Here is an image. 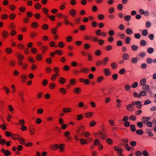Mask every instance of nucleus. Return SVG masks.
<instances>
[{"mask_svg": "<svg viewBox=\"0 0 156 156\" xmlns=\"http://www.w3.org/2000/svg\"><path fill=\"white\" fill-rule=\"evenodd\" d=\"M27 75L26 74L24 73L22 74L20 76L21 82L22 83H25L26 80L27 79Z\"/></svg>", "mask_w": 156, "mask_h": 156, "instance_id": "obj_1", "label": "nucleus"}, {"mask_svg": "<svg viewBox=\"0 0 156 156\" xmlns=\"http://www.w3.org/2000/svg\"><path fill=\"white\" fill-rule=\"evenodd\" d=\"M65 147V145L64 144H61L59 145L58 144V149L60 152L62 153L64 151Z\"/></svg>", "mask_w": 156, "mask_h": 156, "instance_id": "obj_2", "label": "nucleus"}, {"mask_svg": "<svg viewBox=\"0 0 156 156\" xmlns=\"http://www.w3.org/2000/svg\"><path fill=\"white\" fill-rule=\"evenodd\" d=\"M122 57L124 60H128L129 59V55L126 53H124L122 55Z\"/></svg>", "mask_w": 156, "mask_h": 156, "instance_id": "obj_3", "label": "nucleus"}, {"mask_svg": "<svg viewBox=\"0 0 156 156\" xmlns=\"http://www.w3.org/2000/svg\"><path fill=\"white\" fill-rule=\"evenodd\" d=\"M133 105H136L137 108L138 109L141 108L142 106L141 102L139 101H137L136 102H133Z\"/></svg>", "mask_w": 156, "mask_h": 156, "instance_id": "obj_4", "label": "nucleus"}, {"mask_svg": "<svg viewBox=\"0 0 156 156\" xmlns=\"http://www.w3.org/2000/svg\"><path fill=\"white\" fill-rule=\"evenodd\" d=\"M134 105H133V102L131 104L127 105L126 106V108L127 110L129 112L132 111L133 109V106Z\"/></svg>", "mask_w": 156, "mask_h": 156, "instance_id": "obj_5", "label": "nucleus"}, {"mask_svg": "<svg viewBox=\"0 0 156 156\" xmlns=\"http://www.w3.org/2000/svg\"><path fill=\"white\" fill-rule=\"evenodd\" d=\"M2 35L4 38H7L9 37V34L7 31L3 30L2 33Z\"/></svg>", "mask_w": 156, "mask_h": 156, "instance_id": "obj_6", "label": "nucleus"}, {"mask_svg": "<svg viewBox=\"0 0 156 156\" xmlns=\"http://www.w3.org/2000/svg\"><path fill=\"white\" fill-rule=\"evenodd\" d=\"M85 130V127L84 126H81L77 130V133L79 135L81 136L82 133H80V131L82 130L84 131Z\"/></svg>", "mask_w": 156, "mask_h": 156, "instance_id": "obj_7", "label": "nucleus"}, {"mask_svg": "<svg viewBox=\"0 0 156 156\" xmlns=\"http://www.w3.org/2000/svg\"><path fill=\"white\" fill-rule=\"evenodd\" d=\"M103 72L105 74L106 76L110 75L111 74V72L108 68H105L103 70Z\"/></svg>", "mask_w": 156, "mask_h": 156, "instance_id": "obj_8", "label": "nucleus"}, {"mask_svg": "<svg viewBox=\"0 0 156 156\" xmlns=\"http://www.w3.org/2000/svg\"><path fill=\"white\" fill-rule=\"evenodd\" d=\"M58 81L61 84H64L66 82V79L63 77H61L59 78Z\"/></svg>", "mask_w": 156, "mask_h": 156, "instance_id": "obj_9", "label": "nucleus"}, {"mask_svg": "<svg viewBox=\"0 0 156 156\" xmlns=\"http://www.w3.org/2000/svg\"><path fill=\"white\" fill-rule=\"evenodd\" d=\"M5 51L8 54H11L12 52V48L10 47L6 48L5 49Z\"/></svg>", "mask_w": 156, "mask_h": 156, "instance_id": "obj_10", "label": "nucleus"}, {"mask_svg": "<svg viewBox=\"0 0 156 156\" xmlns=\"http://www.w3.org/2000/svg\"><path fill=\"white\" fill-rule=\"evenodd\" d=\"M69 12L72 17H74L76 15V11L73 9H71L69 10Z\"/></svg>", "mask_w": 156, "mask_h": 156, "instance_id": "obj_11", "label": "nucleus"}, {"mask_svg": "<svg viewBox=\"0 0 156 156\" xmlns=\"http://www.w3.org/2000/svg\"><path fill=\"white\" fill-rule=\"evenodd\" d=\"M147 83L146 79L144 78L141 79L140 82V86H144L146 85Z\"/></svg>", "mask_w": 156, "mask_h": 156, "instance_id": "obj_12", "label": "nucleus"}, {"mask_svg": "<svg viewBox=\"0 0 156 156\" xmlns=\"http://www.w3.org/2000/svg\"><path fill=\"white\" fill-rule=\"evenodd\" d=\"M104 79V77L102 76H99L97 79V82L98 83H101L103 81Z\"/></svg>", "mask_w": 156, "mask_h": 156, "instance_id": "obj_13", "label": "nucleus"}, {"mask_svg": "<svg viewBox=\"0 0 156 156\" xmlns=\"http://www.w3.org/2000/svg\"><path fill=\"white\" fill-rule=\"evenodd\" d=\"M62 111L65 113L70 112L72 111L71 108L69 107H66L62 109Z\"/></svg>", "mask_w": 156, "mask_h": 156, "instance_id": "obj_14", "label": "nucleus"}, {"mask_svg": "<svg viewBox=\"0 0 156 156\" xmlns=\"http://www.w3.org/2000/svg\"><path fill=\"white\" fill-rule=\"evenodd\" d=\"M30 133L31 135H34L35 132V129L33 126H31L30 127Z\"/></svg>", "mask_w": 156, "mask_h": 156, "instance_id": "obj_15", "label": "nucleus"}, {"mask_svg": "<svg viewBox=\"0 0 156 156\" xmlns=\"http://www.w3.org/2000/svg\"><path fill=\"white\" fill-rule=\"evenodd\" d=\"M16 17V15L15 13L13 12L11 13L9 16V19L11 20H14L15 19Z\"/></svg>", "mask_w": 156, "mask_h": 156, "instance_id": "obj_16", "label": "nucleus"}, {"mask_svg": "<svg viewBox=\"0 0 156 156\" xmlns=\"http://www.w3.org/2000/svg\"><path fill=\"white\" fill-rule=\"evenodd\" d=\"M151 119V117H143L142 118V122L144 123H146L147 122H148V121Z\"/></svg>", "mask_w": 156, "mask_h": 156, "instance_id": "obj_17", "label": "nucleus"}, {"mask_svg": "<svg viewBox=\"0 0 156 156\" xmlns=\"http://www.w3.org/2000/svg\"><path fill=\"white\" fill-rule=\"evenodd\" d=\"M35 58L37 61H41L42 59V56L41 54H38L36 55Z\"/></svg>", "mask_w": 156, "mask_h": 156, "instance_id": "obj_18", "label": "nucleus"}, {"mask_svg": "<svg viewBox=\"0 0 156 156\" xmlns=\"http://www.w3.org/2000/svg\"><path fill=\"white\" fill-rule=\"evenodd\" d=\"M74 92L76 94H79L81 92V89L79 87H76L74 89Z\"/></svg>", "mask_w": 156, "mask_h": 156, "instance_id": "obj_19", "label": "nucleus"}, {"mask_svg": "<svg viewBox=\"0 0 156 156\" xmlns=\"http://www.w3.org/2000/svg\"><path fill=\"white\" fill-rule=\"evenodd\" d=\"M150 88L149 86L148 85H145L142 87V90L144 91H148Z\"/></svg>", "mask_w": 156, "mask_h": 156, "instance_id": "obj_20", "label": "nucleus"}, {"mask_svg": "<svg viewBox=\"0 0 156 156\" xmlns=\"http://www.w3.org/2000/svg\"><path fill=\"white\" fill-rule=\"evenodd\" d=\"M126 33L128 35L132 34H133V31L130 28H127L126 30Z\"/></svg>", "mask_w": 156, "mask_h": 156, "instance_id": "obj_21", "label": "nucleus"}, {"mask_svg": "<svg viewBox=\"0 0 156 156\" xmlns=\"http://www.w3.org/2000/svg\"><path fill=\"white\" fill-rule=\"evenodd\" d=\"M93 115V113L92 112H87L85 114V116L88 118H91Z\"/></svg>", "mask_w": 156, "mask_h": 156, "instance_id": "obj_22", "label": "nucleus"}, {"mask_svg": "<svg viewBox=\"0 0 156 156\" xmlns=\"http://www.w3.org/2000/svg\"><path fill=\"white\" fill-rule=\"evenodd\" d=\"M89 70L87 68L82 67L81 68L80 71L81 73H87L88 72Z\"/></svg>", "mask_w": 156, "mask_h": 156, "instance_id": "obj_23", "label": "nucleus"}, {"mask_svg": "<svg viewBox=\"0 0 156 156\" xmlns=\"http://www.w3.org/2000/svg\"><path fill=\"white\" fill-rule=\"evenodd\" d=\"M76 82V80L75 79H72L69 80V83L71 85H74Z\"/></svg>", "mask_w": 156, "mask_h": 156, "instance_id": "obj_24", "label": "nucleus"}, {"mask_svg": "<svg viewBox=\"0 0 156 156\" xmlns=\"http://www.w3.org/2000/svg\"><path fill=\"white\" fill-rule=\"evenodd\" d=\"M38 24L37 22H33L31 23V26L33 28H35L38 27Z\"/></svg>", "mask_w": 156, "mask_h": 156, "instance_id": "obj_25", "label": "nucleus"}, {"mask_svg": "<svg viewBox=\"0 0 156 156\" xmlns=\"http://www.w3.org/2000/svg\"><path fill=\"white\" fill-rule=\"evenodd\" d=\"M34 8L36 9H39L41 7V5L39 3H37L34 6Z\"/></svg>", "mask_w": 156, "mask_h": 156, "instance_id": "obj_26", "label": "nucleus"}, {"mask_svg": "<svg viewBox=\"0 0 156 156\" xmlns=\"http://www.w3.org/2000/svg\"><path fill=\"white\" fill-rule=\"evenodd\" d=\"M56 87L55 84L53 83H50L49 85V87L51 90H53Z\"/></svg>", "mask_w": 156, "mask_h": 156, "instance_id": "obj_27", "label": "nucleus"}, {"mask_svg": "<svg viewBox=\"0 0 156 156\" xmlns=\"http://www.w3.org/2000/svg\"><path fill=\"white\" fill-rule=\"evenodd\" d=\"M94 144L96 146H99L101 144L100 141L97 139H96L94 140Z\"/></svg>", "mask_w": 156, "mask_h": 156, "instance_id": "obj_28", "label": "nucleus"}, {"mask_svg": "<svg viewBox=\"0 0 156 156\" xmlns=\"http://www.w3.org/2000/svg\"><path fill=\"white\" fill-rule=\"evenodd\" d=\"M131 47L132 50L134 51H137L138 48V46L135 45H132Z\"/></svg>", "mask_w": 156, "mask_h": 156, "instance_id": "obj_29", "label": "nucleus"}, {"mask_svg": "<svg viewBox=\"0 0 156 156\" xmlns=\"http://www.w3.org/2000/svg\"><path fill=\"white\" fill-rule=\"evenodd\" d=\"M137 59L136 58H133L130 59L131 62L133 64H136L137 62Z\"/></svg>", "mask_w": 156, "mask_h": 156, "instance_id": "obj_30", "label": "nucleus"}, {"mask_svg": "<svg viewBox=\"0 0 156 156\" xmlns=\"http://www.w3.org/2000/svg\"><path fill=\"white\" fill-rule=\"evenodd\" d=\"M131 40V38L129 37H127L125 39V43L127 44H129L130 43V41Z\"/></svg>", "mask_w": 156, "mask_h": 156, "instance_id": "obj_31", "label": "nucleus"}, {"mask_svg": "<svg viewBox=\"0 0 156 156\" xmlns=\"http://www.w3.org/2000/svg\"><path fill=\"white\" fill-rule=\"evenodd\" d=\"M59 90L60 92L63 94H65L66 92V90L64 88H60Z\"/></svg>", "mask_w": 156, "mask_h": 156, "instance_id": "obj_32", "label": "nucleus"}, {"mask_svg": "<svg viewBox=\"0 0 156 156\" xmlns=\"http://www.w3.org/2000/svg\"><path fill=\"white\" fill-rule=\"evenodd\" d=\"M118 35L121 39H123L125 37V34L121 33H119L118 34Z\"/></svg>", "mask_w": 156, "mask_h": 156, "instance_id": "obj_33", "label": "nucleus"}, {"mask_svg": "<svg viewBox=\"0 0 156 156\" xmlns=\"http://www.w3.org/2000/svg\"><path fill=\"white\" fill-rule=\"evenodd\" d=\"M106 142L110 145H111L113 144V141L111 138H108L106 139Z\"/></svg>", "mask_w": 156, "mask_h": 156, "instance_id": "obj_34", "label": "nucleus"}, {"mask_svg": "<svg viewBox=\"0 0 156 156\" xmlns=\"http://www.w3.org/2000/svg\"><path fill=\"white\" fill-rule=\"evenodd\" d=\"M19 143L22 144H24L25 143V140L20 137L18 139Z\"/></svg>", "mask_w": 156, "mask_h": 156, "instance_id": "obj_35", "label": "nucleus"}, {"mask_svg": "<svg viewBox=\"0 0 156 156\" xmlns=\"http://www.w3.org/2000/svg\"><path fill=\"white\" fill-rule=\"evenodd\" d=\"M147 95V93L146 91H142L140 92V98L141 97V96H146Z\"/></svg>", "mask_w": 156, "mask_h": 156, "instance_id": "obj_36", "label": "nucleus"}, {"mask_svg": "<svg viewBox=\"0 0 156 156\" xmlns=\"http://www.w3.org/2000/svg\"><path fill=\"white\" fill-rule=\"evenodd\" d=\"M11 137L14 140H18L20 137L18 135H13V134H12Z\"/></svg>", "mask_w": 156, "mask_h": 156, "instance_id": "obj_37", "label": "nucleus"}, {"mask_svg": "<svg viewBox=\"0 0 156 156\" xmlns=\"http://www.w3.org/2000/svg\"><path fill=\"white\" fill-rule=\"evenodd\" d=\"M131 16L130 15H127L125 16L124 19L126 21H129L130 20Z\"/></svg>", "mask_w": 156, "mask_h": 156, "instance_id": "obj_38", "label": "nucleus"}, {"mask_svg": "<svg viewBox=\"0 0 156 156\" xmlns=\"http://www.w3.org/2000/svg\"><path fill=\"white\" fill-rule=\"evenodd\" d=\"M108 34L110 36H112L114 35L115 32L113 30H109L108 32Z\"/></svg>", "mask_w": 156, "mask_h": 156, "instance_id": "obj_39", "label": "nucleus"}, {"mask_svg": "<svg viewBox=\"0 0 156 156\" xmlns=\"http://www.w3.org/2000/svg\"><path fill=\"white\" fill-rule=\"evenodd\" d=\"M111 66L113 69H115L117 67V65L116 63H112L111 64Z\"/></svg>", "mask_w": 156, "mask_h": 156, "instance_id": "obj_40", "label": "nucleus"}, {"mask_svg": "<svg viewBox=\"0 0 156 156\" xmlns=\"http://www.w3.org/2000/svg\"><path fill=\"white\" fill-rule=\"evenodd\" d=\"M83 118V116L82 114H80L77 115V120H80L82 119Z\"/></svg>", "mask_w": 156, "mask_h": 156, "instance_id": "obj_41", "label": "nucleus"}, {"mask_svg": "<svg viewBox=\"0 0 156 156\" xmlns=\"http://www.w3.org/2000/svg\"><path fill=\"white\" fill-rule=\"evenodd\" d=\"M140 44L141 46H145L146 45V42L144 40H141L140 42Z\"/></svg>", "mask_w": 156, "mask_h": 156, "instance_id": "obj_42", "label": "nucleus"}, {"mask_svg": "<svg viewBox=\"0 0 156 156\" xmlns=\"http://www.w3.org/2000/svg\"><path fill=\"white\" fill-rule=\"evenodd\" d=\"M3 88L4 90H5V92L6 94H8L9 93L10 91L8 87L5 86H4L3 87Z\"/></svg>", "mask_w": 156, "mask_h": 156, "instance_id": "obj_43", "label": "nucleus"}, {"mask_svg": "<svg viewBox=\"0 0 156 156\" xmlns=\"http://www.w3.org/2000/svg\"><path fill=\"white\" fill-rule=\"evenodd\" d=\"M28 59L30 63H34L35 62L34 59L30 56L29 57Z\"/></svg>", "mask_w": 156, "mask_h": 156, "instance_id": "obj_44", "label": "nucleus"}, {"mask_svg": "<svg viewBox=\"0 0 156 156\" xmlns=\"http://www.w3.org/2000/svg\"><path fill=\"white\" fill-rule=\"evenodd\" d=\"M95 33L97 36H100L101 35L102 31L100 29H98L95 31Z\"/></svg>", "mask_w": 156, "mask_h": 156, "instance_id": "obj_45", "label": "nucleus"}, {"mask_svg": "<svg viewBox=\"0 0 156 156\" xmlns=\"http://www.w3.org/2000/svg\"><path fill=\"white\" fill-rule=\"evenodd\" d=\"M101 54V51L99 50H98L95 51V54L96 56H100Z\"/></svg>", "mask_w": 156, "mask_h": 156, "instance_id": "obj_46", "label": "nucleus"}, {"mask_svg": "<svg viewBox=\"0 0 156 156\" xmlns=\"http://www.w3.org/2000/svg\"><path fill=\"white\" fill-rule=\"evenodd\" d=\"M108 122L111 126H114L115 125V122L114 120L112 119H109L108 120Z\"/></svg>", "mask_w": 156, "mask_h": 156, "instance_id": "obj_47", "label": "nucleus"}, {"mask_svg": "<svg viewBox=\"0 0 156 156\" xmlns=\"http://www.w3.org/2000/svg\"><path fill=\"white\" fill-rule=\"evenodd\" d=\"M23 21L24 23H27L29 22L30 19L27 17H25L23 19Z\"/></svg>", "mask_w": 156, "mask_h": 156, "instance_id": "obj_48", "label": "nucleus"}, {"mask_svg": "<svg viewBox=\"0 0 156 156\" xmlns=\"http://www.w3.org/2000/svg\"><path fill=\"white\" fill-rule=\"evenodd\" d=\"M154 51V49L152 48H149L147 49V52L150 54L152 53Z\"/></svg>", "mask_w": 156, "mask_h": 156, "instance_id": "obj_49", "label": "nucleus"}, {"mask_svg": "<svg viewBox=\"0 0 156 156\" xmlns=\"http://www.w3.org/2000/svg\"><path fill=\"white\" fill-rule=\"evenodd\" d=\"M80 141L81 144L82 145L85 144L87 143V141L83 138L81 139L80 140Z\"/></svg>", "mask_w": 156, "mask_h": 156, "instance_id": "obj_50", "label": "nucleus"}, {"mask_svg": "<svg viewBox=\"0 0 156 156\" xmlns=\"http://www.w3.org/2000/svg\"><path fill=\"white\" fill-rule=\"evenodd\" d=\"M130 86L129 84H126L125 85L124 88L125 90L128 91L130 89Z\"/></svg>", "mask_w": 156, "mask_h": 156, "instance_id": "obj_51", "label": "nucleus"}, {"mask_svg": "<svg viewBox=\"0 0 156 156\" xmlns=\"http://www.w3.org/2000/svg\"><path fill=\"white\" fill-rule=\"evenodd\" d=\"M72 40V37L71 36H68L66 38V40L67 42H69Z\"/></svg>", "mask_w": 156, "mask_h": 156, "instance_id": "obj_52", "label": "nucleus"}, {"mask_svg": "<svg viewBox=\"0 0 156 156\" xmlns=\"http://www.w3.org/2000/svg\"><path fill=\"white\" fill-rule=\"evenodd\" d=\"M91 40L94 42H97L98 41V38L96 37L91 36Z\"/></svg>", "mask_w": 156, "mask_h": 156, "instance_id": "obj_53", "label": "nucleus"}, {"mask_svg": "<svg viewBox=\"0 0 156 156\" xmlns=\"http://www.w3.org/2000/svg\"><path fill=\"white\" fill-rule=\"evenodd\" d=\"M123 124L124 126L126 127H128L130 126V123L128 121L124 122Z\"/></svg>", "mask_w": 156, "mask_h": 156, "instance_id": "obj_54", "label": "nucleus"}, {"mask_svg": "<svg viewBox=\"0 0 156 156\" xmlns=\"http://www.w3.org/2000/svg\"><path fill=\"white\" fill-rule=\"evenodd\" d=\"M19 124L20 125H24L25 124V122L24 120L23 119H21L19 120L18 121Z\"/></svg>", "mask_w": 156, "mask_h": 156, "instance_id": "obj_55", "label": "nucleus"}, {"mask_svg": "<svg viewBox=\"0 0 156 156\" xmlns=\"http://www.w3.org/2000/svg\"><path fill=\"white\" fill-rule=\"evenodd\" d=\"M19 10L21 12H24L26 11V8L24 6H21L19 8Z\"/></svg>", "mask_w": 156, "mask_h": 156, "instance_id": "obj_56", "label": "nucleus"}, {"mask_svg": "<svg viewBox=\"0 0 156 156\" xmlns=\"http://www.w3.org/2000/svg\"><path fill=\"white\" fill-rule=\"evenodd\" d=\"M138 83L137 82H135L131 85V87L133 88H135L138 86Z\"/></svg>", "mask_w": 156, "mask_h": 156, "instance_id": "obj_57", "label": "nucleus"}, {"mask_svg": "<svg viewBox=\"0 0 156 156\" xmlns=\"http://www.w3.org/2000/svg\"><path fill=\"white\" fill-rule=\"evenodd\" d=\"M48 49V47L46 46H42L41 48V50L43 53H44Z\"/></svg>", "mask_w": 156, "mask_h": 156, "instance_id": "obj_58", "label": "nucleus"}, {"mask_svg": "<svg viewBox=\"0 0 156 156\" xmlns=\"http://www.w3.org/2000/svg\"><path fill=\"white\" fill-rule=\"evenodd\" d=\"M142 34L144 36H146L148 34V31L147 30H144L142 31Z\"/></svg>", "mask_w": 156, "mask_h": 156, "instance_id": "obj_59", "label": "nucleus"}, {"mask_svg": "<svg viewBox=\"0 0 156 156\" xmlns=\"http://www.w3.org/2000/svg\"><path fill=\"white\" fill-rule=\"evenodd\" d=\"M24 58V56L23 55H19L18 56V58L19 59V60H23Z\"/></svg>", "mask_w": 156, "mask_h": 156, "instance_id": "obj_60", "label": "nucleus"}, {"mask_svg": "<svg viewBox=\"0 0 156 156\" xmlns=\"http://www.w3.org/2000/svg\"><path fill=\"white\" fill-rule=\"evenodd\" d=\"M96 124V122L94 120H92L90 123V127L95 126Z\"/></svg>", "mask_w": 156, "mask_h": 156, "instance_id": "obj_61", "label": "nucleus"}, {"mask_svg": "<svg viewBox=\"0 0 156 156\" xmlns=\"http://www.w3.org/2000/svg\"><path fill=\"white\" fill-rule=\"evenodd\" d=\"M130 129L133 132H134L136 131L135 125H132L130 126Z\"/></svg>", "mask_w": 156, "mask_h": 156, "instance_id": "obj_62", "label": "nucleus"}, {"mask_svg": "<svg viewBox=\"0 0 156 156\" xmlns=\"http://www.w3.org/2000/svg\"><path fill=\"white\" fill-rule=\"evenodd\" d=\"M48 83V81L46 79H44L42 82V84L43 86H46Z\"/></svg>", "mask_w": 156, "mask_h": 156, "instance_id": "obj_63", "label": "nucleus"}, {"mask_svg": "<svg viewBox=\"0 0 156 156\" xmlns=\"http://www.w3.org/2000/svg\"><path fill=\"white\" fill-rule=\"evenodd\" d=\"M1 17L2 20H5L8 18V16L6 14H4L1 15Z\"/></svg>", "mask_w": 156, "mask_h": 156, "instance_id": "obj_64", "label": "nucleus"}]
</instances>
